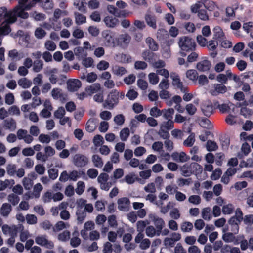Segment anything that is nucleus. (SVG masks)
Masks as SVG:
<instances>
[{
    "label": "nucleus",
    "mask_w": 253,
    "mask_h": 253,
    "mask_svg": "<svg viewBox=\"0 0 253 253\" xmlns=\"http://www.w3.org/2000/svg\"><path fill=\"white\" fill-rule=\"evenodd\" d=\"M211 65L210 61L204 59L197 63L196 68L198 70L201 72L209 71L211 68Z\"/></svg>",
    "instance_id": "obj_18"
},
{
    "label": "nucleus",
    "mask_w": 253,
    "mask_h": 253,
    "mask_svg": "<svg viewBox=\"0 0 253 253\" xmlns=\"http://www.w3.org/2000/svg\"><path fill=\"white\" fill-rule=\"evenodd\" d=\"M3 126L6 129L13 131L16 128V123L12 118L8 119L4 121Z\"/></svg>",
    "instance_id": "obj_28"
},
{
    "label": "nucleus",
    "mask_w": 253,
    "mask_h": 253,
    "mask_svg": "<svg viewBox=\"0 0 253 253\" xmlns=\"http://www.w3.org/2000/svg\"><path fill=\"white\" fill-rule=\"evenodd\" d=\"M146 42L148 45L150 49L153 51H157L158 49V45L155 41L151 38L148 37L146 40Z\"/></svg>",
    "instance_id": "obj_48"
},
{
    "label": "nucleus",
    "mask_w": 253,
    "mask_h": 253,
    "mask_svg": "<svg viewBox=\"0 0 253 253\" xmlns=\"http://www.w3.org/2000/svg\"><path fill=\"white\" fill-rule=\"evenodd\" d=\"M70 227L68 223L64 222L62 221H58L54 226L53 227V230L54 232H59L64 229L68 228Z\"/></svg>",
    "instance_id": "obj_31"
},
{
    "label": "nucleus",
    "mask_w": 253,
    "mask_h": 253,
    "mask_svg": "<svg viewBox=\"0 0 253 253\" xmlns=\"http://www.w3.org/2000/svg\"><path fill=\"white\" fill-rule=\"evenodd\" d=\"M12 211V207L10 204L7 203H3L0 209V215L4 217H7Z\"/></svg>",
    "instance_id": "obj_22"
},
{
    "label": "nucleus",
    "mask_w": 253,
    "mask_h": 253,
    "mask_svg": "<svg viewBox=\"0 0 253 253\" xmlns=\"http://www.w3.org/2000/svg\"><path fill=\"white\" fill-rule=\"evenodd\" d=\"M82 63L85 68H89L93 65L94 60L91 57L85 56L82 59Z\"/></svg>",
    "instance_id": "obj_57"
},
{
    "label": "nucleus",
    "mask_w": 253,
    "mask_h": 253,
    "mask_svg": "<svg viewBox=\"0 0 253 253\" xmlns=\"http://www.w3.org/2000/svg\"><path fill=\"white\" fill-rule=\"evenodd\" d=\"M227 91L226 87L222 84H214L211 89L210 92L213 96H217L219 94H223Z\"/></svg>",
    "instance_id": "obj_15"
},
{
    "label": "nucleus",
    "mask_w": 253,
    "mask_h": 253,
    "mask_svg": "<svg viewBox=\"0 0 253 253\" xmlns=\"http://www.w3.org/2000/svg\"><path fill=\"white\" fill-rule=\"evenodd\" d=\"M92 161L95 167L101 168L103 165L102 158L98 155H93L92 157Z\"/></svg>",
    "instance_id": "obj_44"
},
{
    "label": "nucleus",
    "mask_w": 253,
    "mask_h": 253,
    "mask_svg": "<svg viewBox=\"0 0 253 253\" xmlns=\"http://www.w3.org/2000/svg\"><path fill=\"white\" fill-rule=\"evenodd\" d=\"M123 181H125L128 184H132L134 183L135 181H138L141 184H143L144 183V181L142 180L141 178L135 177V175L132 173L126 175Z\"/></svg>",
    "instance_id": "obj_20"
},
{
    "label": "nucleus",
    "mask_w": 253,
    "mask_h": 253,
    "mask_svg": "<svg viewBox=\"0 0 253 253\" xmlns=\"http://www.w3.org/2000/svg\"><path fill=\"white\" fill-rule=\"evenodd\" d=\"M32 82L26 78H22L18 81V84L22 88H29L32 85Z\"/></svg>",
    "instance_id": "obj_32"
},
{
    "label": "nucleus",
    "mask_w": 253,
    "mask_h": 253,
    "mask_svg": "<svg viewBox=\"0 0 253 253\" xmlns=\"http://www.w3.org/2000/svg\"><path fill=\"white\" fill-rule=\"evenodd\" d=\"M129 135L130 130L127 127L124 128L120 132V137L123 141H126L128 139Z\"/></svg>",
    "instance_id": "obj_46"
},
{
    "label": "nucleus",
    "mask_w": 253,
    "mask_h": 253,
    "mask_svg": "<svg viewBox=\"0 0 253 253\" xmlns=\"http://www.w3.org/2000/svg\"><path fill=\"white\" fill-rule=\"evenodd\" d=\"M75 22L77 25H81L86 22V17L79 12L74 13Z\"/></svg>",
    "instance_id": "obj_40"
},
{
    "label": "nucleus",
    "mask_w": 253,
    "mask_h": 253,
    "mask_svg": "<svg viewBox=\"0 0 253 253\" xmlns=\"http://www.w3.org/2000/svg\"><path fill=\"white\" fill-rule=\"evenodd\" d=\"M131 37L128 34H121L116 39V46L125 48L128 46Z\"/></svg>",
    "instance_id": "obj_9"
},
{
    "label": "nucleus",
    "mask_w": 253,
    "mask_h": 253,
    "mask_svg": "<svg viewBox=\"0 0 253 253\" xmlns=\"http://www.w3.org/2000/svg\"><path fill=\"white\" fill-rule=\"evenodd\" d=\"M112 73L117 76H122L126 73V70L124 67L118 65H113L111 67Z\"/></svg>",
    "instance_id": "obj_24"
},
{
    "label": "nucleus",
    "mask_w": 253,
    "mask_h": 253,
    "mask_svg": "<svg viewBox=\"0 0 253 253\" xmlns=\"http://www.w3.org/2000/svg\"><path fill=\"white\" fill-rule=\"evenodd\" d=\"M201 109L203 114L209 117L214 111V108L212 102L209 100H206L202 102L201 105Z\"/></svg>",
    "instance_id": "obj_6"
},
{
    "label": "nucleus",
    "mask_w": 253,
    "mask_h": 253,
    "mask_svg": "<svg viewBox=\"0 0 253 253\" xmlns=\"http://www.w3.org/2000/svg\"><path fill=\"white\" fill-rule=\"evenodd\" d=\"M186 77L193 81H196L198 79V74L195 70H188L186 73Z\"/></svg>",
    "instance_id": "obj_53"
},
{
    "label": "nucleus",
    "mask_w": 253,
    "mask_h": 253,
    "mask_svg": "<svg viewBox=\"0 0 253 253\" xmlns=\"http://www.w3.org/2000/svg\"><path fill=\"white\" fill-rule=\"evenodd\" d=\"M43 63L41 60H37L34 61L33 70L34 72L38 73L41 71L43 68Z\"/></svg>",
    "instance_id": "obj_47"
},
{
    "label": "nucleus",
    "mask_w": 253,
    "mask_h": 253,
    "mask_svg": "<svg viewBox=\"0 0 253 253\" xmlns=\"http://www.w3.org/2000/svg\"><path fill=\"white\" fill-rule=\"evenodd\" d=\"M211 209L209 207L203 208L201 212L202 217L205 220H210L212 218Z\"/></svg>",
    "instance_id": "obj_35"
},
{
    "label": "nucleus",
    "mask_w": 253,
    "mask_h": 253,
    "mask_svg": "<svg viewBox=\"0 0 253 253\" xmlns=\"http://www.w3.org/2000/svg\"><path fill=\"white\" fill-rule=\"evenodd\" d=\"M170 77L172 79V84L174 86L179 89L182 92L187 91V87L183 85L182 82H181L179 76L176 73H171Z\"/></svg>",
    "instance_id": "obj_12"
},
{
    "label": "nucleus",
    "mask_w": 253,
    "mask_h": 253,
    "mask_svg": "<svg viewBox=\"0 0 253 253\" xmlns=\"http://www.w3.org/2000/svg\"><path fill=\"white\" fill-rule=\"evenodd\" d=\"M178 44L180 49L183 51L193 50L196 46L194 40L188 36L180 37Z\"/></svg>",
    "instance_id": "obj_2"
},
{
    "label": "nucleus",
    "mask_w": 253,
    "mask_h": 253,
    "mask_svg": "<svg viewBox=\"0 0 253 253\" xmlns=\"http://www.w3.org/2000/svg\"><path fill=\"white\" fill-rule=\"evenodd\" d=\"M38 140L42 143L48 144L51 141V137L47 134L42 133L39 136Z\"/></svg>",
    "instance_id": "obj_64"
},
{
    "label": "nucleus",
    "mask_w": 253,
    "mask_h": 253,
    "mask_svg": "<svg viewBox=\"0 0 253 253\" xmlns=\"http://www.w3.org/2000/svg\"><path fill=\"white\" fill-rule=\"evenodd\" d=\"M222 239L225 242L230 243L233 242L235 239V237L233 233L226 232L223 234Z\"/></svg>",
    "instance_id": "obj_62"
},
{
    "label": "nucleus",
    "mask_w": 253,
    "mask_h": 253,
    "mask_svg": "<svg viewBox=\"0 0 253 253\" xmlns=\"http://www.w3.org/2000/svg\"><path fill=\"white\" fill-rule=\"evenodd\" d=\"M28 0H19V5L16 6L12 10L7 11L5 7L0 8V18H5V20L2 23H6L8 26H10V24L15 22L17 19V17H19L23 19H27L29 17V14L25 10H29L31 8L32 4L34 3L33 1L32 4L26 5Z\"/></svg>",
    "instance_id": "obj_1"
},
{
    "label": "nucleus",
    "mask_w": 253,
    "mask_h": 253,
    "mask_svg": "<svg viewBox=\"0 0 253 253\" xmlns=\"http://www.w3.org/2000/svg\"><path fill=\"white\" fill-rule=\"evenodd\" d=\"M150 224V222L147 220H140L136 223V229L138 232H143L146 226Z\"/></svg>",
    "instance_id": "obj_43"
},
{
    "label": "nucleus",
    "mask_w": 253,
    "mask_h": 253,
    "mask_svg": "<svg viewBox=\"0 0 253 253\" xmlns=\"http://www.w3.org/2000/svg\"><path fill=\"white\" fill-rule=\"evenodd\" d=\"M16 134L18 139L23 140L27 144H30L34 140L33 137L29 134L26 130L20 129L17 131Z\"/></svg>",
    "instance_id": "obj_8"
},
{
    "label": "nucleus",
    "mask_w": 253,
    "mask_h": 253,
    "mask_svg": "<svg viewBox=\"0 0 253 253\" xmlns=\"http://www.w3.org/2000/svg\"><path fill=\"white\" fill-rule=\"evenodd\" d=\"M85 189V183L84 182L79 181L77 184V187L75 189L77 194L81 195L84 192Z\"/></svg>",
    "instance_id": "obj_61"
},
{
    "label": "nucleus",
    "mask_w": 253,
    "mask_h": 253,
    "mask_svg": "<svg viewBox=\"0 0 253 253\" xmlns=\"http://www.w3.org/2000/svg\"><path fill=\"white\" fill-rule=\"evenodd\" d=\"M7 200L12 205L15 206L19 203L20 201V198L17 195L14 193H12L8 195L7 197Z\"/></svg>",
    "instance_id": "obj_52"
},
{
    "label": "nucleus",
    "mask_w": 253,
    "mask_h": 253,
    "mask_svg": "<svg viewBox=\"0 0 253 253\" xmlns=\"http://www.w3.org/2000/svg\"><path fill=\"white\" fill-rule=\"evenodd\" d=\"M193 224L188 221L182 222L180 226L181 230L183 232H189L193 229Z\"/></svg>",
    "instance_id": "obj_42"
},
{
    "label": "nucleus",
    "mask_w": 253,
    "mask_h": 253,
    "mask_svg": "<svg viewBox=\"0 0 253 253\" xmlns=\"http://www.w3.org/2000/svg\"><path fill=\"white\" fill-rule=\"evenodd\" d=\"M125 121V116L123 114H118L114 118V122L118 126H122Z\"/></svg>",
    "instance_id": "obj_63"
},
{
    "label": "nucleus",
    "mask_w": 253,
    "mask_h": 253,
    "mask_svg": "<svg viewBox=\"0 0 253 253\" xmlns=\"http://www.w3.org/2000/svg\"><path fill=\"white\" fill-rule=\"evenodd\" d=\"M20 229H22V225L21 224L11 226L4 224L2 226V231L3 234L10 236L16 237L17 233Z\"/></svg>",
    "instance_id": "obj_5"
},
{
    "label": "nucleus",
    "mask_w": 253,
    "mask_h": 253,
    "mask_svg": "<svg viewBox=\"0 0 253 253\" xmlns=\"http://www.w3.org/2000/svg\"><path fill=\"white\" fill-rule=\"evenodd\" d=\"M8 56L12 60L19 61L25 57V55L22 51H18L16 49H13L9 51Z\"/></svg>",
    "instance_id": "obj_21"
},
{
    "label": "nucleus",
    "mask_w": 253,
    "mask_h": 253,
    "mask_svg": "<svg viewBox=\"0 0 253 253\" xmlns=\"http://www.w3.org/2000/svg\"><path fill=\"white\" fill-rule=\"evenodd\" d=\"M217 46V43L213 40L210 41L207 44L208 49L211 51L210 53V55L212 58L215 57L217 54V51H215Z\"/></svg>",
    "instance_id": "obj_29"
},
{
    "label": "nucleus",
    "mask_w": 253,
    "mask_h": 253,
    "mask_svg": "<svg viewBox=\"0 0 253 253\" xmlns=\"http://www.w3.org/2000/svg\"><path fill=\"white\" fill-rule=\"evenodd\" d=\"M213 39L217 40L218 41H221V40L225 39L224 33H223L222 29L219 26H216L213 29Z\"/></svg>",
    "instance_id": "obj_27"
},
{
    "label": "nucleus",
    "mask_w": 253,
    "mask_h": 253,
    "mask_svg": "<svg viewBox=\"0 0 253 253\" xmlns=\"http://www.w3.org/2000/svg\"><path fill=\"white\" fill-rule=\"evenodd\" d=\"M118 208L123 211H127L129 210L130 202L128 198L123 197L119 198L117 201Z\"/></svg>",
    "instance_id": "obj_14"
},
{
    "label": "nucleus",
    "mask_w": 253,
    "mask_h": 253,
    "mask_svg": "<svg viewBox=\"0 0 253 253\" xmlns=\"http://www.w3.org/2000/svg\"><path fill=\"white\" fill-rule=\"evenodd\" d=\"M101 90V85L99 83H94L90 85L87 86L85 88V91L89 96L100 91Z\"/></svg>",
    "instance_id": "obj_19"
},
{
    "label": "nucleus",
    "mask_w": 253,
    "mask_h": 253,
    "mask_svg": "<svg viewBox=\"0 0 253 253\" xmlns=\"http://www.w3.org/2000/svg\"><path fill=\"white\" fill-rule=\"evenodd\" d=\"M144 18L148 26L154 29L157 28V19L154 14L148 12L145 14Z\"/></svg>",
    "instance_id": "obj_16"
},
{
    "label": "nucleus",
    "mask_w": 253,
    "mask_h": 253,
    "mask_svg": "<svg viewBox=\"0 0 253 253\" xmlns=\"http://www.w3.org/2000/svg\"><path fill=\"white\" fill-rule=\"evenodd\" d=\"M148 80L150 84L155 85L158 83L159 78L156 72H152L148 75Z\"/></svg>",
    "instance_id": "obj_51"
},
{
    "label": "nucleus",
    "mask_w": 253,
    "mask_h": 253,
    "mask_svg": "<svg viewBox=\"0 0 253 253\" xmlns=\"http://www.w3.org/2000/svg\"><path fill=\"white\" fill-rule=\"evenodd\" d=\"M181 174L184 176H189L192 173H194L192 168L190 167V164H184L181 168Z\"/></svg>",
    "instance_id": "obj_34"
},
{
    "label": "nucleus",
    "mask_w": 253,
    "mask_h": 253,
    "mask_svg": "<svg viewBox=\"0 0 253 253\" xmlns=\"http://www.w3.org/2000/svg\"><path fill=\"white\" fill-rule=\"evenodd\" d=\"M18 232H20V240L22 242L26 241L29 237L31 236V235L27 230H24V227L22 225V229H19Z\"/></svg>",
    "instance_id": "obj_41"
},
{
    "label": "nucleus",
    "mask_w": 253,
    "mask_h": 253,
    "mask_svg": "<svg viewBox=\"0 0 253 253\" xmlns=\"http://www.w3.org/2000/svg\"><path fill=\"white\" fill-rule=\"evenodd\" d=\"M73 162L76 167H83L88 163V160L86 156L77 154L74 156Z\"/></svg>",
    "instance_id": "obj_10"
},
{
    "label": "nucleus",
    "mask_w": 253,
    "mask_h": 253,
    "mask_svg": "<svg viewBox=\"0 0 253 253\" xmlns=\"http://www.w3.org/2000/svg\"><path fill=\"white\" fill-rule=\"evenodd\" d=\"M67 89L69 91H77L82 86L81 82L76 79H70L67 82Z\"/></svg>",
    "instance_id": "obj_13"
},
{
    "label": "nucleus",
    "mask_w": 253,
    "mask_h": 253,
    "mask_svg": "<svg viewBox=\"0 0 253 253\" xmlns=\"http://www.w3.org/2000/svg\"><path fill=\"white\" fill-rule=\"evenodd\" d=\"M16 166L15 164H8L6 168L7 174L11 176H14L16 172Z\"/></svg>",
    "instance_id": "obj_58"
},
{
    "label": "nucleus",
    "mask_w": 253,
    "mask_h": 253,
    "mask_svg": "<svg viewBox=\"0 0 253 253\" xmlns=\"http://www.w3.org/2000/svg\"><path fill=\"white\" fill-rule=\"evenodd\" d=\"M234 210V206L232 204H228L223 206L222 211L224 214H231Z\"/></svg>",
    "instance_id": "obj_45"
},
{
    "label": "nucleus",
    "mask_w": 253,
    "mask_h": 253,
    "mask_svg": "<svg viewBox=\"0 0 253 253\" xmlns=\"http://www.w3.org/2000/svg\"><path fill=\"white\" fill-rule=\"evenodd\" d=\"M67 11H62L59 9H56L53 14V20L57 21L61 16L68 15Z\"/></svg>",
    "instance_id": "obj_50"
},
{
    "label": "nucleus",
    "mask_w": 253,
    "mask_h": 253,
    "mask_svg": "<svg viewBox=\"0 0 253 253\" xmlns=\"http://www.w3.org/2000/svg\"><path fill=\"white\" fill-rule=\"evenodd\" d=\"M73 235L74 237L71 239L70 244L73 247H78L81 243V240L78 237V233L75 232Z\"/></svg>",
    "instance_id": "obj_54"
},
{
    "label": "nucleus",
    "mask_w": 253,
    "mask_h": 253,
    "mask_svg": "<svg viewBox=\"0 0 253 253\" xmlns=\"http://www.w3.org/2000/svg\"><path fill=\"white\" fill-rule=\"evenodd\" d=\"M14 184L15 181L13 179L0 180V190L2 191L7 187L13 186Z\"/></svg>",
    "instance_id": "obj_33"
},
{
    "label": "nucleus",
    "mask_w": 253,
    "mask_h": 253,
    "mask_svg": "<svg viewBox=\"0 0 253 253\" xmlns=\"http://www.w3.org/2000/svg\"><path fill=\"white\" fill-rule=\"evenodd\" d=\"M74 5L79 10L82 12L86 11V2L85 0H77L74 2Z\"/></svg>",
    "instance_id": "obj_38"
},
{
    "label": "nucleus",
    "mask_w": 253,
    "mask_h": 253,
    "mask_svg": "<svg viewBox=\"0 0 253 253\" xmlns=\"http://www.w3.org/2000/svg\"><path fill=\"white\" fill-rule=\"evenodd\" d=\"M145 233L147 236L149 237H153L155 235L159 236L160 234H158V230L153 226H148L146 228Z\"/></svg>",
    "instance_id": "obj_39"
},
{
    "label": "nucleus",
    "mask_w": 253,
    "mask_h": 253,
    "mask_svg": "<svg viewBox=\"0 0 253 253\" xmlns=\"http://www.w3.org/2000/svg\"><path fill=\"white\" fill-rule=\"evenodd\" d=\"M163 117L167 120H172L174 110L173 108H169L168 109H163L162 110Z\"/></svg>",
    "instance_id": "obj_37"
},
{
    "label": "nucleus",
    "mask_w": 253,
    "mask_h": 253,
    "mask_svg": "<svg viewBox=\"0 0 253 253\" xmlns=\"http://www.w3.org/2000/svg\"><path fill=\"white\" fill-rule=\"evenodd\" d=\"M142 57L145 61L149 62L151 65L154 60L156 59V54L149 50H146L142 52Z\"/></svg>",
    "instance_id": "obj_23"
},
{
    "label": "nucleus",
    "mask_w": 253,
    "mask_h": 253,
    "mask_svg": "<svg viewBox=\"0 0 253 253\" xmlns=\"http://www.w3.org/2000/svg\"><path fill=\"white\" fill-rule=\"evenodd\" d=\"M195 141V134L193 133H192L184 141L183 145L186 147H191L194 144Z\"/></svg>",
    "instance_id": "obj_55"
},
{
    "label": "nucleus",
    "mask_w": 253,
    "mask_h": 253,
    "mask_svg": "<svg viewBox=\"0 0 253 253\" xmlns=\"http://www.w3.org/2000/svg\"><path fill=\"white\" fill-rule=\"evenodd\" d=\"M151 66L156 70H158L162 68H165L166 66V63L162 60L159 59L156 61L155 59L151 64Z\"/></svg>",
    "instance_id": "obj_60"
},
{
    "label": "nucleus",
    "mask_w": 253,
    "mask_h": 253,
    "mask_svg": "<svg viewBox=\"0 0 253 253\" xmlns=\"http://www.w3.org/2000/svg\"><path fill=\"white\" fill-rule=\"evenodd\" d=\"M160 128L168 130H170L173 128V122L172 120L163 122L160 125Z\"/></svg>",
    "instance_id": "obj_56"
},
{
    "label": "nucleus",
    "mask_w": 253,
    "mask_h": 253,
    "mask_svg": "<svg viewBox=\"0 0 253 253\" xmlns=\"http://www.w3.org/2000/svg\"><path fill=\"white\" fill-rule=\"evenodd\" d=\"M119 92L117 90H112L108 94L103 106L108 109H112L119 102Z\"/></svg>",
    "instance_id": "obj_3"
},
{
    "label": "nucleus",
    "mask_w": 253,
    "mask_h": 253,
    "mask_svg": "<svg viewBox=\"0 0 253 253\" xmlns=\"http://www.w3.org/2000/svg\"><path fill=\"white\" fill-rule=\"evenodd\" d=\"M104 22L107 27L113 28L118 24L119 20L112 16H107L104 18Z\"/></svg>",
    "instance_id": "obj_25"
},
{
    "label": "nucleus",
    "mask_w": 253,
    "mask_h": 253,
    "mask_svg": "<svg viewBox=\"0 0 253 253\" xmlns=\"http://www.w3.org/2000/svg\"><path fill=\"white\" fill-rule=\"evenodd\" d=\"M149 218L153 222L155 225L156 228L158 230V234H160L161 231L164 227L165 224L164 220L155 214H149Z\"/></svg>",
    "instance_id": "obj_7"
},
{
    "label": "nucleus",
    "mask_w": 253,
    "mask_h": 253,
    "mask_svg": "<svg viewBox=\"0 0 253 253\" xmlns=\"http://www.w3.org/2000/svg\"><path fill=\"white\" fill-rule=\"evenodd\" d=\"M43 189V187L40 183L36 184L33 187V191L32 193L33 197L38 199L40 197L41 192Z\"/></svg>",
    "instance_id": "obj_36"
},
{
    "label": "nucleus",
    "mask_w": 253,
    "mask_h": 253,
    "mask_svg": "<svg viewBox=\"0 0 253 253\" xmlns=\"http://www.w3.org/2000/svg\"><path fill=\"white\" fill-rule=\"evenodd\" d=\"M172 159L178 162H185L189 159V157L184 152L180 153L175 152L171 154Z\"/></svg>",
    "instance_id": "obj_17"
},
{
    "label": "nucleus",
    "mask_w": 253,
    "mask_h": 253,
    "mask_svg": "<svg viewBox=\"0 0 253 253\" xmlns=\"http://www.w3.org/2000/svg\"><path fill=\"white\" fill-rule=\"evenodd\" d=\"M104 38L105 44L107 46L113 47L116 46V39H115L109 33L104 34Z\"/></svg>",
    "instance_id": "obj_30"
},
{
    "label": "nucleus",
    "mask_w": 253,
    "mask_h": 253,
    "mask_svg": "<svg viewBox=\"0 0 253 253\" xmlns=\"http://www.w3.org/2000/svg\"><path fill=\"white\" fill-rule=\"evenodd\" d=\"M74 51L75 55L78 57L79 59H83L87 56V53L84 51V49L82 47H77L75 48Z\"/></svg>",
    "instance_id": "obj_49"
},
{
    "label": "nucleus",
    "mask_w": 253,
    "mask_h": 253,
    "mask_svg": "<svg viewBox=\"0 0 253 253\" xmlns=\"http://www.w3.org/2000/svg\"><path fill=\"white\" fill-rule=\"evenodd\" d=\"M203 5L209 11H213L217 8V6L215 3L213 1H205L203 2Z\"/></svg>",
    "instance_id": "obj_59"
},
{
    "label": "nucleus",
    "mask_w": 253,
    "mask_h": 253,
    "mask_svg": "<svg viewBox=\"0 0 253 253\" xmlns=\"http://www.w3.org/2000/svg\"><path fill=\"white\" fill-rule=\"evenodd\" d=\"M51 94L55 100H59L62 102L67 100V94L64 93L62 90L59 88H53L51 92Z\"/></svg>",
    "instance_id": "obj_11"
},
{
    "label": "nucleus",
    "mask_w": 253,
    "mask_h": 253,
    "mask_svg": "<svg viewBox=\"0 0 253 253\" xmlns=\"http://www.w3.org/2000/svg\"><path fill=\"white\" fill-rule=\"evenodd\" d=\"M115 59L116 61L120 63H127L131 62V57L130 55L123 53L116 54Z\"/></svg>",
    "instance_id": "obj_26"
},
{
    "label": "nucleus",
    "mask_w": 253,
    "mask_h": 253,
    "mask_svg": "<svg viewBox=\"0 0 253 253\" xmlns=\"http://www.w3.org/2000/svg\"><path fill=\"white\" fill-rule=\"evenodd\" d=\"M35 242L38 245L46 248L51 249L54 247L53 242L49 240L46 235H39L35 238Z\"/></svg>",
    "instance_id": "obj_4"
}]
</instances>
